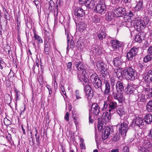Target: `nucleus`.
Segmentation results:
<instances>
[{
    "mask_svg": "<svg viewBox=\"0 0 152 152\" xmlns=\"http://www.w3.org/2000/svg\"><path fill=\"white\" fill-rule=\"evenodd\" d=\"M106 122H107L104 118H99L98 128L99 130H102V140H104L108 138L110 134L112 133L113 129L112 126H105Z\"/></svg>",
    "mask_w": 152,
    "mask_h": 152,
    "instance_id": "nucleus-2",
    "label": "nucleus"
},
{
    "mask_svg": "<svg viewBox=\"0 0 152 152\" xmlns=\"http://www.w3.org/2000/svg\"><path fill=\"white\" fill-rule=\"evenodd\" d=\"M146 110L149 112H152V100H150L147 103Z\"/></svg>",
    "mask_w": 152,
    "mask_h": 152,
    "instance_id": "nucleus-35",
    "label": "nucleus"
},
{
    "mask_svg": "<svg viewBox=\"0 0 152 152\" xmlns=\"http://www.w3.org/2000/svg\"><path fill=\"white\" fill-rule=\"evenodd\" d=\"M75 43L73 40L72 39L70 42V47L72 50L74 48L75 46Z\"/></svg>",
    "mask_w": 152,
    "mask_h": 152,
    "instance_id": "nucleus-57",
    "label": "nucleus"
},
{
    "mask_svg": "<svg viewBox=\"0 0 152 152\" xmlns=\"http://www.w3.org/2000/svg\"><path fill=\"white\" fill-rule=\"evenodd\" d=\"M14 91L15 94V98L16 101L20 100V96L21 94L20 92H19L16 88H15Z\"/></svg>",
    "mask_w": 152,
    "mask_h": 152,
    "instance_id": "nucleus-37",
    "label": "nucleus"
},
{
    "mask_svg": "<svg viewBox=\"0 0 152 152\" xmlns=\"http://www.w3.org/2000/svg\"><path fill=\"white\" fill-rule=\"evenodd\" d=\"M34 38L35 40L37 41V42L38 44H40L43 42V40L41 37L37 34L35 32H34Z\"/></svg>",
    "mask_w": 152,
    "mask_h": 152,
    "instance_id": "nucleus-31",
    "label": "nucleus"
},
{
    "mask_svg": "<svg viewBox=\"0 0 152 152\" xmlns=\"http://www.w3.org/2000/svg\"><path fill=\"white\" fill-rule=\"evenodd\" d=\"M116 91L119 92L123 93L124 91V84L122 81L120 80L117 81L116 84Z\"/></svg>",
    "mask_w": 152,
    "mask_h": 152,
    "instance_id": "nucleus-15",
    "label": "nucleus"
},
{
    "mask_svg": "<svg viewBox=\"0 0 152 152\" xmlns=\"http://www.w3.org/2000/svg\"><path fill=\"white\" fill-rule=\"evenodd\" d=\"M111 46L113 50L116 51H122V46L123 45L122 42L116 40H112L110 42Z\"/></svg>",
    "mask_w": 152,
    "mask_h": 152,
    "instance_id": "nucleus-8",
    "label": "nucleus"
},
{
    "mask_svg": "<svg viewBox=\"0 0 152 152\" xmlns=\"http://www.w3.org/2000/svg\"><path fill=\"white\" fill-rule=\"evenodd\" d=\"M92 51L94 54L96 55L99 52V49L97 46L92 47L91 49V52Z\"/></svg>",
    "mask_w": 152,
    "mask_h": 152,
    "instance_id": "nucleus-40",
    "label": "nucleus"
},
{
    "mask_svg": "<svg viewBox=\"0 0 152 152\" xmlns=\"http://www.w3.org/2000/svg\"><path fill=\"white\" fill-rule=\"evenodd\" d=\"M5 63L3 61L2 58L0 57V69H2L3 68V66L4 65Z\"/></svg>",
    "mask_w": 152,
    "mask_h": 152,
    "instance_id": "nucleus-52",
    "label": "nucleus"
},
{
    "mask_svg": "<svg viewBox=\"0 0 152 152\" xmlns=\"http://www.w3.org/2000/svg\"><path fill=\"white\" fill-rule=\"evenodd\" d=\"M6 138L8 141H10L11 139V135L10 134H8L6 136Z\"/></svg>",
    "mask_w": 152,
    "mask_h": 152,
    "instance_id": "nucleus-64",
    "label": "nucleus"
},
{
    "mask_svg": "<svg viewBox=\"0 0 152 152\" xmlns=\"http://www.w3.org/2000/svg\"><path fill=\"white\" fill-rule=\"evenodd\" d=\"M84 4L88 10L92 9L95 6V1L94 0H87Z\"/></svg>",
    "mask_w": 152,
    "mask_h": 152,
    "instance_id": "nucleus-19",
    "label": "nucleus"
},
{
    "mask_svg": "<svg viewBox=\"0 0 152 152\" xmlns=\"http://www.w3.org/2000/svg\"><path fill=\"white\" fill-rule=\"evenodd\" d=\"M152 56H151L149 54H148L144 58L143 61L145 63H147L149 61H150L151 60L152 57Z\"/></svg>",
    "mask_w": 152,
    "mask_h": 152,
    "instance_id": "nucleus-41",
    "label": "nucleus"
},
{
    "mask_svg": "<svg viewBox=\"0 0 152 152\" xmlns=\"http://www.w3.org/2000/svg\"><path fill=\"white\" fill-rule=\"evenodd\" d=\"M107 74H104V73H101L100 75V77H99L100 79H101L103 80H104L105 79L106 75Z\"/></svg>",
    "mask_w": 152,
    "mask_h": 152,
    "instance_id": "nucleus-56",
    "label": "nucleus"
},
{
    "mask_svg": "<svg viewBox=\"0 0 152 152\" xmlns=\"http://www.w3.org/2000/svg\"><path fill=\"white\" fill-rule=\"evenodd\" d=\"M113 137V140L114 141L116 142L119 139V137L118 136V135H114Z\"/></svg>",
    "mask_w": 152,
    "mask_h": 152,
    "instance_id": "nucleus-58",
    "label": "nucleus"
},
{
    "mask_svg": "<svg viewBox=\"0 0 152 152\" xmlns=\"http://www.w3.org/2000/svg\"><path fill=\"white\" fill-rule=\"evenodd\" d=\"M115 13L117 14L116 16H122L126 13V9L122 7H118L116 8Z\"/></svg>",
    "mask_w": 152,
    "mask_h": 152,
    "instance_id": "nucleus-18",
    "label": "nucleus"
},
{
    "mask_svg": "<svg viewBox=\"0 0 152 152\" xmlns=\"http://www.w3.org/2000/svg\"><path fill=\"white\" fill-rule=\"evenodd\" d=\"M138 69L140 73L141 72L142 73H142L144 72V69L143 66L140 63L139 64Z\"/></svg>",
    "mask_w": 152,
    "mask_h": 152,
    "instance_id": "nucleus-45",
    "label": "nucleus"
},
{
    "mask_svg": "<svg viewBox=\"0 0 152 152\" xmlns=\"http://www.w3.org/2000/svg\"><path fill=\"white\" fill-rule=\"evenodd\" d=\"M113 63L114 65L118 67L120 66L123 64H125L123 60L121 59V57L118 56L115 57L113 59Z\"/></svg>",
    "mask_w": 152,
    "mask_h": 152,
    "instance_id": "nucleus-20",
    "label": "nucleus"
},
{
    "mask_svg": "<svg viewBox=\"0 0 152 152\" xmlns=\"http://www.w3.org/2000/svg\"><path fill=\"white\" fill-rule=\"evenodd\" d=\"M115 13L113 12H109L106 14V19L108 21L112 20L114 17V14Z\"/></svg>",
    "mask_w": 152,
    "mask_h": 152,
    "instance_id": "nucleus-32",
    "label": "nucleus"
},
{
    "mask_svg": "<svg viewBox=\"0 0 152 152\" xmlns=\"http://www.w3.org/2000/svg\"><path fill=\"white\" fill-rule=\"evenodd\" d=\"M135 86L133 84L128 83L126 88L125 89L127 94H132L135 90V88L134 87Z\"/></svg>",
    "mask_w": 152,
    "mask_h": 152,
    "instance_id": "nucleus-16",
    "label": "nucleus"
},
{
    "mask_svg": "<svg viewBox=\"0 0 152 152\" xmlns=\"http://www.w3.org/2000/svg\"><path fill=\"white\" fill-rule=\"evenodd\" d=\"M126 16H127L130 18L132 17H134V13L131 11H130L129 12H128L126 14V15H125L124 16V17Z\"/></svg>",
    "mask_w": 152,
    "mask_h": 152,
    "instance_id": "nucleus-49",
    "label": "nucleus"
},
{
    "mask_svg": "<svg viewBox=\"0 0 152 152\" xmlns=\"http://www.w3.org/2000/svg\"><path fill=\"white\" fill-rule=\"evenodd\" d=\"M100 20V18L96 15L94 16L92 18V21L93 23H98L99 22Z\"/></svg>",
    "mask_w": 152,
    "mask_h": 152,
    "instance_id": "nucleus-39",
    "label": "nucleus"
},
{
    "mask_svg": "<svg viewBox=\"0 0 152 152\" xmlns=\"http://www.w3.org/2000/svg\"><path fill=\"white\" fill-rule=\"evenodd\" d=\"M138 97L137 99V101L138 102H144L146 100L145 98V94L140 93L138 94Z\"/></svg>",
    "mask_w": 152,
    "mask_h": 152,
    "instance_id": "nucleus-30",
    "label": "nucleus"
},
{
    "mask_svg": "<svg viewBox=\"0 0 152 152\" xmlns=\"http://www.w3.org/2000/svg\"><path fill=\"white\" fill-rule=\"evenodd\" d=\"M124 110L123 107H120L117 110L116 112L120 116H121L124 114Z\"/></svg>",
    "mask_w": 152,
    "mask_h": 152,
    "instance_id": "nucleus-44",
    "label": "nucleus"
},
{
    "mask_svg": "<svg viewBox=\"0 0 152 152\" xmlns=\"http://www.w3.org/2000/svg\"><path fill=\"white\" fill-rule=\"evenodd\" d=\"M144 90L147 93L148 98L150 99L152 97V88L148 87L145 88Z\"/></svg>",
    "mask_w": 152,
    "mask_h": 152,
    "instance_id": "nucleus-34",
    "label": "nucleus"
},
{
    "mask_svg": "<svg viewBox=\"0 0 152 152\" xmlns=\"http://www.w3.org/2000/svg\"><path fill=\"white\" fill-rule=\"evenodd\" d=\"M96 66L98 69L100 70L102 73L108 74L107 69V65L102 61H99L96 63Z\"/></svg>",
    "mask_w": 152,
    "mask_h": 152,
    "instance_id": "nucleus-10",
    "label": "nucleus"
},
{
    "mask_svg": "<svg viewBox=\"0 0 152 152\" xmlns=\"http://www.w3.org/2000/svg\"><path fill=\"white\" fill-rule=\"evenodd\" d=\"M67 70L68 71H71L72 69V63L71 62H69L67 63Z\"/></svg>",
    "mask_w": 152,
    "mask_h": 152,
    "instance_id": "nucleus-51",
    "label": "nucleus"
},
{
    "mask_svg": "<svg viewBox=\"0 0 152 152\" xmlns=\"http://www.w3.org/2000/svg\"><path fill=\"white\" fill-rule=\"evenodd\" d=\"M4 124L6 126H9L11 124V121L7 118L4 119Z\"/></svg>",
    "mask_w": 152,
    "mask_h": 152,
    "instance_id": "nucleus-48",
    "label": "nucleus"
},
{
    "mask_svg": "<svg viewBox=\"0 0 152 152\" xmlns=\"http://www.w3.org/2000/svg\"><path fill=\"white\" fill-rule=\"evenodd\" d=\"M96 12L99 13H104L106 11L107 7L104 0H99L95 7Z\"/></svg>",
    "mask_w": 152,
    "mask_h": 152,
    "instance_id": "nucleus-6",
    "label": "nucleus"
},
{
    "mask_svg": "<svg viewBox=\"0 0 152 152\" xmlns=\"http://www.w3.org/2000/svg\"><path fill=\"white\" fill-rule=\"evenodd\" d=\"M36 140L37 145H39L40 143V137L38 135L37 137H36Z\"/></svg>",
    "mask_w": 152,
    "mask_h": 152,
    "instance_id": "nucleus-63",
    "label": "nucleus"
},
{
    "mask_svg": "<svg viewBox=\"0 0 152 152\" xmlns=\"http://www.w3.org/2000/svg\"><path fill=\"white\" fill-rule=\"evenodd\" d=\"M106 33L103 29H100L97 32V36L100 41H102L106 38Z\"/></svg>",
    "mask_w": 152,
    "mask_h": 152,
    "instance_id": "nucleus-17",
    "label": "nucleus"
},
{
    "mask_svg": "<svg viewBox=\"0 0 152 152\" xmlns=\"http://www.w3.org/2000/svg\"><path fill=\"white\" fill-rule=\"evenodd\" d=\"M64 17L63 15H62L59 17V21L60 23H63L64 21Z\"/></svg>",
    "mask_w": 152,
    "mask_h": 152,
    "instance_id": "nucleus-60",
    "label": "nucleus"
},
{
    "mask_svg": "<svg viewBox=\"0 0 152 152\" xmlns=\"http://www.w3.org/2000/svg\"><path fill=\"white\" fill-rule=\"evenodd\" d=\"M69 34L67 33V46L66 48V52H67L69 51Z\"/></svg>",
    "mask_w": 152,
    "mask_h": 152,
    "instance_id": "nucleus-54",
    "label": "nucleus"
},
{
    "mask_svg": "<svg viewBox=\"0 0 152 152\" xmlns=\"http://www.w3.org/2000/svg\"><path fill=\"white\" fill-rule=\"evenodd\" d=\"M123 93L119 92L118 91H114L113 94V95L115 99L117 100L119 102L122 103L124 100V98L122 94Z\"/></svg>",
    "mask_w": 152,
    "mask_h": 152,
    "instance_id": "nucleus-13",
    "label": "nucleus"
},
{
    "mask_svg": "<svg viewBox=\"0 0 152 152\" xmlns=\"http://www.w3.org/2000/svg\"><path fill=\"white\" fill-rule=\"evenodd\" d=\"M148 54L152 56V46L149 47L147 50Z\"/></svg>",
    "mask_w": 152,
    "mask_h": 152,
    "instance_id": "nucleus-53",
    "label": "nucleus"
},
{
    "mask_svg": "<svg viewBox=\"0 0 152 152\" xmlns=\"http://www.w3.org/2000/svg\"><path fill=\"white\" fill-rule=\"evenodd\" d=\"M144 121L146 124H149L152 122V115L149 113L146 115L144 117Z\"/></svg>",
    "mask_w": 152,
    "mask_h": 152,
    "instance_id": "nucleus-29",
    "label": "nucleus"
},
{
    "mask_svg": "<svg viewBox=\"0 0 152 152\" xmlns=\"http://www.w3.org/2000/svg\"><path fill=\"white\" fill-rule=\"evenodd\" d=\"M142 145L147 149L150 150L151 152H152V149L151 148L152 147V143L148 139L145 140Z\"/></svg>",
    "mask_w": 152,
    "mask_h": 152,
    "instance_id": "nucleus-24",
    "label": "nucleus"
},
{
    "mask_svg": "<svg viewBox=\"0 0 152 152\" xmlns=\"http://www.w3.org/2000/svg\"><path fill=\"white\" fill-rule=\"evenodd\" d=\"M103 107H102L101 109V111L103 112L102 115L103 118H104L107 122H108L111 119L112 114L111 111H109L107 109H103Z\"/></svg>",
    "mask_w": 152,
    "mask_h": 152,
    "instance_id": "nucleus-14",
    "label": "nucleus"
},
{
    "mask_svg": "<svg viewBox=\"0 0 152 152\" xmlns=\"http://www.w3.org/2000/svg\"><path fill=\"white\" fill-rule=\"evenodd\" d=\"M74 10V15L78 18L83 17L85 15L84 11L81 7H75Z\"/></svg>",
    "mask_w": 152,
    "mask_h": 152,
    "instance_id": "nucleus-11",
    "label": "nucleus"
},
{
    "mask_svg": "<svg viewBox=\"0 0 152 152\" xmlns=\"http://www.w3.org/2000/svg\"><path fill=\"white\" fill-rule=\"evenodd\" d=\"M75 66L77 70L80 71L82 72L84 70H86L84 67L83 66V64L80 62H77L75 63Z\"/></svg>",
    "mask_w": 152,
    "mask_h": 152,
    "instance_id": "nucleus-27",
    "label": "nucleus"
},
{
    "mask_svg": "<svg viewBox=\"0 0 152 152\" xmlns=\"http://www.w3.org/2000/svg\"><path fill=\"white\" fill-rule=\"evenodd\" d=\"M4 18L7 20H10V18L9 16V13L7 12L4 13Z\"/></svg>",
    "mask_w": 152,
    "mask_h": 152,
    "instance_id": "nucleus-55",
    "label": "nucleus"
},
{
    "mask_svg": "<svg viewBox=\"0 0 152 152\" xmlns=\"http://www.w3.org/2000/svg\"><path fill=\"white\" fill-rule=\"evenodd\" d=\"M124 69L122 70V68H118L115 69L114 70V73L116 74L117 77L120 80H121L123 78Z\"/></svg>",
    "mask_w": 152,
    "mask_h": 152,
    "instance_id": "nucleus-21",
    "label": "nucleus"
},
{
    "mask_svg": "<svg viewBox=\"0 0 152 152\" xmlns=\"http://www.w3.org/2000/svg\"><path fill=\"white\" fill-rule=\"evenodd\" d=\"M148 24L147 22L145 23L143 20H135L134 22V26L137 31H139L143 29Z\"/></svg>",
    "mask_w": 152,
    "mask_h": 152,
    "instance_id": "nucleus-7",
    "label": "nucleus"
},
{
    "mask_svg": "<svg viewBox=\"0 0 152 152\" xmlns=\"http://www.w3.org/2000/svg\"><path fill=\"white\" fill-rule=\"evenodd\" d=\"M143 0H140L137 2V4L135 7V9L136 11H139L142 10L143 9Z\"/></svg>",
    "mask_w": 152,
    "mask_h": 152,
    "instance_id": "nucleus-28",
    "label": "nucleus"
},
{
    "mask_svg": "<svg viewBox=\"0 0 152 152\" xmlns=\"http://www.w3.org/2000/svg\"><path fill=\"white\" fill-rule=\"evenodd\" d=\"M81 73L82 74H79L78 75L77 78L79 81L83 82V80L86 77L85 75L86 74V70H84Z\"/></svg>",
    "mask_w": 152,
    "mask_h": 152,
    "instance_id": "nucleus-33",
    "label": "nucleus"
},
{
    "mask_svg": "<svg viewBox=\"0 0 152 152\" xmlns=\"http://www.w3.org/2000/svg\"><path fill=\"white\" fill-rule=\"evenodd\" d=\"M118 107L117 103L114 100L107 99V100L103 102V109H107L109 111L113 112L117 109Z\"/></svg>",
    "mask_w": 152,
    "mask_h": 152,
    "instance_id": "nucleus-4",
    "label": "nucleus"
},
{
    "mask_svg": "<svg viewBox=\"0 0 152 152\" xmlns=\"http://www.w3.org/2000/svg\"><path fill=\"white\" fill-rule=\"evenodd\" d=\"M138 152H151L150 150L147 149L143 145L138 148Z\"/></svg>",
    "mask_w": 152,
    "mask_h": 152,
    "instance_id": "nucleus-38",
    "label": "nucleus"
},
{
    "mask_svg": "<svg viewBox=\"0 0 152 152\" xmlns=\"http://www.w3.org/2000/svg\"><path fill=\"white\" fill-rule=\"evenodd\" d=\"M89 80L93 84L94 87V90L98 93L103 92L104 95H109L110 93V86L109 82L104 80L105 89L102 91V82L101 80L99 77V76L96 73L91 74L89 77Z\"/></svg>",
    "mask_w": 152,
    "mask_h": 152,
    "instance_id": "nucleus-1",
    "label": "nucleus"
},
{
    "mask_svg": "<svg viewBox=\"0 0 152 152\" xmlns=\"http://www.w3.org/2000/svg\"><path fill=\"white\" fill-rule=\"evenodd\" d=\"M46 42H48L50 44L51 42V39L50 37L48 36L46 38V39L44 41L45 44V42L46 43Z\"/></svg>",
    "mask_w": 152,
    "mask_h": 152,
    "instance_id": "nucleus-59",
    "label": "nucleus"
},
{
    "mask_svg": "<svg viewBox=\"0 0 152 152\" xmlns=\"http://www.w3.org/2000/svg\"><path fill=\"white\" fill-rule=\"evenodd\" d=\"M69 113L67 112L66 113L65 115L64 116V119L67 121H69Z\"/></svg>",
    "mask_w": 152,
    "mask_h": 152,
    "instance_id": "nucleus-62",
    "label": "nucleus"
},
{
    "mask_svg": "<svg viewBox=\"0 0 152 152\" xmlns=\"http://www.w3.org/2000/svg\"><path fill=\"white\" fill-rule=\"evenodd\" d=\"M49 10H52L53 7L54 6L55 4L54 2L52 0L50 1L49 2Z\"/></svg>",
    "mask_w": 152,
    "mask_h": 152,
    "instance_id": "nucleus-47",
    "label": "nucleus"
},
{
    "mask_svg": "<svg viewBox=\"0 0 152 152\" xmlns=\"http://www.w3.org/2000/svg\"><path fill=\"white\" fill-rule=\"evenodd\" d=\"M123 75L126 79L128 80H133L137 77L135 70L129 66H127L124 69Z\"/></svg>",
    "mask_w": 152,
    "mask_h": 152,
    "instance_id": "nucleus-3",
    "label": "nucleus"
},
{
    "mask_svg": "<svg viewBox=\"0 0 152 152\" xmlns=\"http://www.w3.org/2000/svg\"><path fill=\"white\" fill-rule=\"evenodd\" d=\"M51 44L48 42L44 44V51L47 55H49L50 53Z\"/></svg>",
    "mask_w": 152,
    "mask_h": 152,
    "instance_id": "nucleus-26",
    "label": "nucleus"
},
{
    "mask_svg": "<svg viewBox=\"0 0 152 152\" xmlns=\"http://www.w3.org/2000/svg\"><path fill=\"white\" fill-rule=\"evenodd\" d=\"M129 122L126 120L124 121L120 125H118V130L119 134L124 138L126 136V132L129 129Z\"/></svg>",
    "mask_w": 152,
    "mask_h": 152,
    "instance_id": "nucleus-5",
    "label": "nucleus"
},
{
    "mask_svg": "<svg viewBox=\"0 0 152 152\" xmlns=\"http://www.w3.org/2000/svg\"><path fill=\"white\" fill-rule=\"evenodd\" d=\"M75 96L76 97V99L75 100V101H76L77 100L80 99L82 98L81 93L78 90H76L75 91Z\"/></svg>",
    "mask_w": 152,
    "mask_h": 152,
    "instance_id": "nucleus-43",
    "label": "nucleus"
},
{
    "mask_svg": "<svg viewBox=\"0 0 152 152\" xmlns=\"http://www.w3.org/2000/svg\"><path fill=\"white\" fill-rule=\"evenodd\" d=\"M145 80L147 83H150L152 81V70H150L146 74Z\"/></svg>",
    "mask_w": 152,
    "mask_h": 152,
    "instance_id": "nucleus-25",
    "label": "nucleus"
},
{
    "mask_svg": "<svg viewBox=\"0 0 152 152\" xmlns=\"http://www.w3.org/2000/svg\"><path fill=\"white\" fill-rule=\"evenodd\" d=\"M145 34L144 32L141 31L139 32L138 34L136 35L134 38L135 41L136 42H141L142 41V39L143 38Z\"/></svg>",
    "mask_w": 152,
    "mask_h": 152,
    "instance_id": "nucleus-23",
    "label": "nucleus"
},
{
    "mask_svg": "<svg viewBox=\"0 0 152 152\" xmlns=\"http://www.w3.org/2000/svg\"><path fill=\"white\" fill-rule=\"evenodd\" d=\"M87 98L88 99H91L93 96V90H90L86 93Z\"/></svg>",
    "mask_w": 152,
    "mask_h": 152,
    "instance_id": "nucleus-36",
    "label": "nucleus"
},
{
    "mask_svg": "<svg viewBox=\"0 0 152 152\" xmlns=\"http://www.w3.org/2000/svg\"><path fill=\"white\" fill-rule=\"evenodd\" d=\"M134 121L135 126H137L140 128L142 127L144 124L143 119L139 117H137Z\"/></svg>",
    "mask_w": 152,
    "mask_h": 152,
    "instance_id": "nucleus-22",
    "label": "nucleus"
},
{
    "mask_svg": "<svg viewBox=\"0 0 152 152\" xmlns=\"http://www.w3.org/2000/svg\"><path fill=\"white\" fill-rule=\"evenodd\" d=\"M147 137H148L150 138H152V128L150 129Z\"/></svg>",
    "mask_w": 152,
    "mask_h": 152,
    "instance_id": "nucleus-61",
    "label": "nucleus"
},
{
    "mask_svg": "<svg viewBox=\"0 0 152 152\" xmlns=\"http://www.w3.org/2000/svg\"><path fill=\"white\" fill-rule=\"evenodd\" d=\"M139 49V47H134L127 53L126 57L129 61L132 60L134 57L137 55Z\"/></svg>",
    "mask_w": 152,
    "mask_h": 152,
    "instance_id": "nucleus-9",
    "label": "nucleus"
},
{
    "mask_svg": "<svg viewBox=\"0 0 152 152\" xmlns=\"http://www.w3.org/2000/svg\"><path fill=\"white\" fill-rule=\"evenodd\" d=\"M128 145H126L123 147L122 149L123 152H129V147Z\"/></svg>",
    "mask_w": 152,
    "mask_h": 152,
    "instance_id": "nucleus-46",
    "label": "nucleus"
},
{
    "mask_svg": "<svg viewBox=\"0 0 152 152\" xmlns=\"http://www.w3.org/2000/svg\"><path fill=\"white\" fill-rule=\"evenodd\" d=\"M91 109L89 110V113H93L94 115H98L100 113V107L96 103L92 104Z\"/></svg>",
    "mask_w": 152,
    "mask_h": 152,
    "instance_id": "nucleus-12",
    "label": "nucleus"
},
{
    "mask_svg": "<svg viewBox=\"0 0 152 152\" xmlns=\"http://www.w3.org/2000/svg\"><path fill=\"white\" fill-rule=\"evenodd\" d=\"M86 24L85 23L83 22H81L79 24V29L80 31H83L86 28Z\"/></svg>",
    "mask_w": 152,
    "mask_h": 152,
    "instance_id": "nucleus-42",
    "label": "nucleus"
},
{
    "mask_svg": "<svg viewBox=\"0 0 152 152\" xmlns=\"http://www.w3.org/2000/svg\"><path fill=\"white\" fill-rule=\"evenodd\" d=\"M84 89L85 93L89 90H92L91 86L89 85L85 86Z\"/></svg>",
    "mask_w": 152,
    "mask_h": 152,
    "instance_id": "nucleus-50",
    "label": "nucleus"
}]
</instances>
